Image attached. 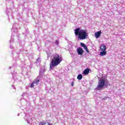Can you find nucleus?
Segmentation results:
<instances>
[{"mask_svg": "<svg viewBox=\"0 0 125 125\" xmlns=\"http://www.w3.org/2000/svg\"><path fill=\"white\" fill-rule=\"evenodd\" d=\"M77 79H78V80H82V79H83V75L82 74H79L77 76Z\"/></svg>", "mask_w": 125, "mask_h": 125, "instance_id": "nucleus-10", "label": "nucleus"}, {"mask_svg": "<svg viewBox=\"0 0 125 125\" xmlns=\"http://www.w3.org/2000/svg\"><path fill=\"white\" fill-rule=\"evenodd\" d=\"M77 53L79 55H83V50L81 47H79L77 49Z\"/></svg>", "mask_w": 125, "mask_h": 125, "instance_id": "nucleus-5", "label": "nucleus"}, {"mask_svg": "<svg viewBox=\"0 0 125 125\" xmlns=\"http://www.w3.org/2000/svg\"><path fill=\"white\" fill-rule=\"evenodd\" d=\"M71 85H72V86H74V82H72L71 83Z\"/></svg>", "mask_w": 125, "mask_h": 125, "instance_id": "nucleus-13", "label": "nucleus"}, {"mask_svg": "<svg viewBox=\"0 0 125 125\" xmlns=\"http://www.w3.org/2000/svg\"><path fill=\"white\" fill-rule=\"evenodd\" d=\"M100 50L101 51H106V46L103 44H101L100 48Z\"/></svg>", "mask_w": 125, "mask_h": 125, "instance_id": "nucleus-6", "label": "nucleus"}, {"mask_svg": "<svg viewBox=\"0 0 125 125\" xmlns=\"http://www.w3.org/2000/svg\"><path fill=\"white\" fill-rule=\"evenodd\" d=\"M62 62V57L59 56V54H56L54 55V57L52 59L51 62L50 63V69L52 70V68L56 66H58L60 64V62Z\"/></svg>", "mask_w": 125, "mask_h": 125, "instance_id": "nucleus-2", "label": "nucleus"}, {"mask_svg": "<svg viewBox=\"0 0 125 125\" xmlns=\"http://www.w3.org/2000/svg\"><path fill=\"white\" fill-rule=\"evenodd\" d=\"M81 45L82 47H83L87 53H89V50H88V49L87 48V46L83 42H81Z\"/></svg>", "mask_w": 125, "mask_h": 125, "instance_id": "nucleus-4", "label": "nucleus"}, {"mask_svg": "<svg viewBox=\"0 0 125 125\" xmlns=\"http://www.w3.org/2000/svg\"><path fill=\"white\" fill-rule=\"evenodd\" d=\"M102 52H101L100 55V56H104L106 54H107V51H102Z\"/></svg>", "mask_w": 125, "mask_h": 125, "instance_id": "nucleus-8", "label": "nucleus"}, {"mask_svg": "<svg viewBox=\"0 0 125 125\" xmlns=\"http://www.w3.org/2000/svg\"><path fill=\"white\" fill-rule=\"evenodd\" d=\"M104 85H105V80L104 79H102L100 80V82H99L97 88L98 89L100 90L101 89V88H103Z\"/></svg>", "mask_w": 125, "mask_h": 125, "instance_id": "nucleus-3", "label": "nucleus"}, {"mask_svg": "<svg viewBox=\"0 0 125 125\" xmlns=\"http://www.w3.org/2000/svg\"><path fill=\"white\" fill-rule=\"evenodd\" d=\"M34 84H35V82H33L32 83H31V85H30V87H34Z\"/></svg>", "mask_w": 125, "mask_h": 125, "instance_id": "nucleus-12", "label": "nucleus"}, {"mask_svg": "<svg viewBox=\"0 0 125 125\" xmlns=\"http://www.w3.org/2000/svg\"><path fill=\"white\" fill-rule=\"evenodd\" d=\"M75 35L77 36L78 40L81 41L85 40L88 37V33L86 30L81 29L80 27L77 28L75 30Z\"/></svg>", "mask_w": 125, "mask_h": 125, "instance_id": "nucleus-1", "label": "nucleus"}, {"mask_svg": "<svg viewBox=\"0 0 125 125\" xmlns=\"http://www.w3.org/2000/svg\"><path fill=\"white\" fill-rule=\"evenodd\" d=\"M89 71H90V70L89 69V68H87V69H85V70H84V71H83L84 75L88 74L89 73Z\"/></svg>", "mask_w": 125, "mask_h": 125, "instance_id": "nucleus-9", "label": "nucleus"}, {"mask_svg": "<svg viewBox=\"0 0 125 125\" xmlns=\"http://www.w3.org/2000/svg\"><path fill=\"white\" fill-rule=\"evenodd\" d=\"M101 34H102V32H101V31L96 32L95 33V36L96 39H98V38H99V37L101 36Z\"/></svg>", "mask_w": 125, "mask_h": 125, "instance_id": "nucleus-7", "label": "nucleus"}, {"mask_svg": "<svg viewBox=\"0 0 125 125\" xmlns=\"http://www.w3.org/2000/svg\"><path fill=\"white\" fill-rule=\"evenodd\" d=\"M35 83H36L37 84V85H38L39 84V83H40V80H38L37 81H36V82H34Z\"/></svg>", "mask_w": 125, "mask_h": 125, "instance_id": "nucleus-11", "label": "nucleus"}]
</instances>
